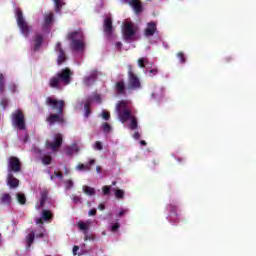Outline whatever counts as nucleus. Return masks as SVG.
Listing matches in <instances>:
<instances>
[{
	"label": "nucleus",
	"instance_id": "1",
	"mask_svg": "<svg viewBox=\"0 0 256 256\" xmlns=\"http://www.w3.org/2000/svg\"><path fill=\"white\" fill-rule=\"evenodd\" d=\"M46 105L52 109V111H56V113H50L46 118V123L53 127V125H64L65 116L63 115V109H65V101L57 100L53 97L46 98Z\"/></svg>",
	"mask_w": 256,
	"mask_h": 256
},
{
	"label": "nucleus",
	"instance_id": "2",
	"mask_svg": "<svg viewBox=\"0 0 256 256\" xmlns=\"http://www.w3.org/2000/svg\"><path fill=\"white\" fill-rule=\"evenodd\" d=\"M71 81H73V71H71V68L66 67L56 73V75L52 76L48 85L51 89H61V83L64 85H71Z\"/></svg>",
	"mask_w": 256,
	"mask_h": 256
},
{
	"label": "nucleus",
	"instance_id": "3",
	"mask_svg": "<svg viewBox=\"0 0 256 256\" xmlns=\"http://www.w3.org/2000/svg\"><path fill=\"white\" fill-rule=\"evenodd\" d=\"M67 39L70 41V49L72 51H83L85 49V36L81 29L69 32Z\"/></svg>",
	"mask_w": 256,
	"mask_h": 256
},
{
	"label": "nucleus",
	"instance_id": "4",
	"mask_svg": "<svg viewBox=\"0 0 256 256\" xmlns=\"http://www.w3.org/2000/svg\"><path fill=\"white\" fill-rule=\"evenodd\" d=\"M16 21L20 29V33L24 37H29V35H31V26L27 24V21H25V18L23 17V11L19 8L16 9Z\"/></svg>",
	"mask_w": 256,
	"mask_h": 256
},
{
	"label": "nucleus",
	"instance_id": "5",
	"mask_svg": "<svg viewBox=\"0 0 256 256\" xmlns=\"http://www.w3.org/2000/svg\"><path fill=\"white\" fill-rule=\"evenodd\" d=\"M116 111L121 123H127V121L133 117L131 115V110L127 109V102L124 100L118 102Z\"/></svg>",
	"mask_w": 256,
	"mask_h": 256
},
{
	"label": "nucleus",
	"instance_id": "6",
	"mask_svg": "<svg viewBox=\"0 0 256 256\" xmlns=\"http://www.w3.org/2000/svg\"><path fill=\"white\" fill-rule=\"evenodd\" d=\"M11 121L14 127H17L20 131H25L27 129V125L25 124V114H23V110L18 109L11 114Z\"/></svg>",
	"mask_w": 256,
	"mask_h": 256
},
{
	"label": "nucleus",
	"instance_id": "7",
	"mask_svg": "<svg viewBox=\"0 0 256 256\" xmlns=\"http://www.w3.org/2000/svg\"><path fill=\"white\" fill-rule=\"evenodd\" d=\"M127 89L133 91L135 89H141V80L133 71V65H128V85Z\"/></svg>",
	"mask_w": 256,
	"mask_h": 256
},
{
	"label": "nucleus",
	"instance_id": "8",
	"mask_svg": "<svg viewBox=\"0 0 256 256\" xmlns=\"http://www.w3.org/2000/svg\"><path fill=\"white\" fill-rule=\"evenodd\" d=\"M22 164L21 160L17 156H10L7 159V171L8 173H21Z\"/></svg>",
	"mask_w": 256,
	"mask_h": 256
},
{
	"label": "nucleus",
	"instance_id": "9",
	"mask_svg": "<svg viewBox=\"0 0 256 256\" xmlns=\"http://www.w3.org/2000/svg\"><path fill=\"white\" fill-rule=\"evenodd\" d=\"M61 145H63V134L57 133L54 135V141H47L45 143V147L47 149H51L54 153L61 149Z\"/></svg>",
	"mask_w": 256,
	"mask_h": 256
},
{
	"label": "nucleus",
	"instance_id": "10",
	"mask_svg": "<svg viewBox=\"0 0 256 256\" xmlns=\"http://www.w3.org/2000/svg\"><path fill=\"white\" fill-rule=\"evenodd\" d=\"M124 39L128 40L135 36V28L132 22H125L122 28Z\"/></svg>",
	"mask_w": 256,
	"mask_h": 256
},
{
	"label": "nucleus",
	"instance_id": "11",
	"mask_svg": "<svg viewBox=\"0 0 256 256\" xmlns=\"http://www.w3.org/2000/svg\"><path fill=\"white\" fill-rule=\"evenodd\" d=\"M55 51L58 53V65H63V63L67 61V54H65V50H63V47L61 46V42H57Z\"/></svg>",
	"mask_w": 256,
	"mask_h": 256
},
{
	"label": "nucleus",
	"instance_id": "12",
	"mask_svg": "<svg viewBox=\"0 0 256 256\" xmlns=\"http://www.w3.org/2000/svg\"><path fill=\"white\" fill-rule=\"evenodd\" d=\"M103 31L107 37H111V35H113L114 28L113 20H111V17L104 19Z\"/></svg>",
	"mask_w": 256,
	"mask_h": 256
},
{
	"label": "nucleus",
	"instance_id": "13",
	"mask_svg": "<svg viewBox=\"0 0 256 256\" xmlns=\"http://www.w3.org/2000/svg\"><path fill=\"white\" fill-rule=\"evenodd\" d=\"M47 199H49V191L45 189L41 192L39 203L35 205V209H43V207H45V203H47Z\"/></svg>",
	"mask_w": 256,
	"mask_h": 256
},
{
	"label": "nucleus",
	"instance_id": "14",
	"mask_svg": "<svg viewBox=\"0 0 256 256\" xmlns=\"http://www.w3.org/2000/svg\"><path fill=\"white\" fill-rule=\"evenodd\" d=\"M7 185L10 189H17L19 187V179H17L13 173H8L6 178Z\"/></svg>",
	"mask_w": 256,
	"mask_h": 256
},
{
	"label": "nucleus",
	"instance_id": "15",
	"mask_svg": "<svg viewBox=\"0 0 256 256\" xmlns=\"http://www.w3.org/2000/svg\"><path fill=\"white\" fill-rule=\"evenodd\" d=\"M114 90L117 93V95H126L125 91H127V86L125 85V81H117L114 85Z\"/></svg>",
	"mask_w": 256,
	"mask_h": 256
},
{
	"label": "nucleus",
	"instance_id": "16",
	"mask_svg": "<svg viewBox=\"0 0 256 256\" xmlns=\"http://www.w3.org/2000/svg\"><path fill=\"white\" fill-rule=\"evenodd\" d=\"M128 5L132 7L136 15H139V13H142L143 11V3H141V0H130V2H128Z\"/></svg>",
	"mask_w": 256,
	"mask_h": 256
},
{
	"label": "nucleus",
	"instance_id": "17",
	"mask_svg": "<svg viewBox=\"0 0 256 256\" xmlns=\"http://www.w3.org/2000/svg\"><path fill=\"white\" fill-rule=\"evenodd\" d=\"M157 33V24L155 22H150L147 24V28L144 31L145 37H153Z\"/></svg>",
	"mask_w": 256,
	"mask_h": 256
},
{
	"label": "nucleus",
	"instance_id": "18",
	"mask_svg": "<svg viewBox=\"0 0 256 256\" xmlns=\"http://www.w3.org/2000/svg\"><path fill=\"white\" fill-rule=\"evenodd\" d=\"M12 201H13V197H11V194L4 192L0 195V205L11 207Z\"/></svg>",
	"mask_w": 256,
	"mask_h": 256
},
{
	"label": "nucleus",
	"instance_id": "19",
	"mask_svg": "<svg viewBox=\"0 0 256 256\" xmlns=\"http://www.w3.org/2000/svg\"><path fill=\"white\" fill-rule=\"evenodd\" d=\"M97 75H98V72L97 70H93L89 76H87L85 79H84V84L87 86V87H90V85H93V83H95V81H97Z\"/></svg>",
	"mask_w": 256,
	"mask_h": 256
},
{
	"label": "nucleus",
	"instance_id": "20",
	"mask_svg": "<svg viewBox=\"0 0 256 256\" xmlns=\"http://www.w3.org/2000/svg\"><path fill=\"white\" fill-rule=\"evenodd\" d=\"M34 51H39L41 46L43 45V35L41 34H36L34 37Z\"/></svg>",
	"mask_w": 256,
	"mask_h": 256
},
{
	"label": "nucleus",
	"instance_id": "21",
	"mask_svg": "<svg viewBox=\"0 0 256 256\" xmlns=\"http://www.w3.org/2000/svg\"><path fill=\"white\" fill-rule=\"evenodd\" d=\"M33 241H35V231L30 232L26 236L27 249H30V247L33 245Z\"/></svg>",
	"mask_w": 256,
	"mask_h": 256
},
{
	"label": "nucleus",
	"instance_id": "22",
	"mask_svg": "<svg viewBox=\"0 0 256 256\" xmlns=\"http://www.w3.org/2000/svg\"><path fill=\"white\" fill-rule=\"evenodd\" d=\"M42 219L44 221L49 222L53 220V212L51 210H43L42 211Z\"/></svg>",
	"mask_w": 256,
	"mask_h": 256
},
{
	"label": "nucleus",
	"instance_id": "23",
	"mask_svg": "<svg viewBox=\"0 0 256 256\" xmlns=\"http://www.w3.org/2000/svg\"><path fill=\"white\" fill-rule=\"evenodd\" d=\"M53 19H54L53 12H49V13L45 14V16H44L45 25L47 27H49V25H51V23H53Z\"/></svg>",
	"mask_w": 256,
	"mask_h": 256
},
{
	"label": "nucleus",
	"instance_id": "24",
	"mask_svg": "<svg viewBox=\"0 0 256 256\" xmlns=\"http://www.w3.org/2000/svg\"><path fill=\"white\" fill-rule=\"evenodd\" d=\"M16 198L20 205H25V203H27V197L21 192L16 193Z\"/></svg>",
	"mask_w": 256,
	"mask_h": 256
},
{
	"label": "nucleus",
	"instance_id": "25",
	"mask_svg": "<svg viewBox=\"0 0 256 256\" xmlns=\"http://www.w3.org/2000/svg\"><path fill=\"white\" fill-rule=\"evenodd\" d=\"M5 93V76L3 73H0V95Z\"/></svg>",
	"mask_w": 256,
	"mask_h": 256
},
{
	"label": "nucleus",
	"instance_id": "26",
	"mask_svg": "<svg viewBox=\"0 0 256 256\" xmlns=\"http://www.w3.org/2000/svg\"><path fill=\"white\" fill-rule=\"evenodd\" d=\"M83 191L86 195H89L90 197H93V195H95V188H92L90 186H83Z\"/></svg>",
	"mask_w": 256,
	"mask_h": 256
},
{
	"label": "nucleus",
	"instance_id": "27",
	"mask_svg": "<svg viewBox=\"0 0 256 256\" xmlns=\"http://www.w3.org/2000/svg\"><path fill=\"white\" fill-rule=\"evenodd\" d=\"M101 127H102V131H104V133H111V131L113 129V127H111V124H109L107 122L102 123Z\"/></svg>",
	"mask_w": 256,
	"mask_h": 256
},
{
	"label": "nucleus",
	"instance_id": "28",
	"mask_svg": "<svg viewBox=\"0 0 256 256\" xmlns=\"http://www.w3.org/2000/svg\"><path fill=\"white\" fill-rule=\"evenodd\" d=\"M84 111H85L84 116L86 118L89 117V115H91V102H86L84 104Z\"/></svg>",
	"mask_w": 256,
	"mask_h": 256
},
{
	"label": "nucleus",
	"instance_id": "29",
	"mask_svg": "<svg viewBox=\"0 0 256 256\" xmlns=\"http://www.w3.org/2000/svg\"><path fill=\"white\" fill-rule=\"evenodd\" d=\"M78 227L80 231H84V234L87 235V231H89V225H87L85 222H79Z\"/></svg>",
	"mask_w": 256,
	"mask_h": 256
},
{
	"label": "nucleus",
	"instance_id": "30",
	"mask_svg": "<svg viewBox=\"0 0 256 256\" xmlns=\"http://www.w3.org/2000/svg\"><path fill=\"white\" fill-rule=\"evenodd\" d=\"M51 161H53V157H51V155H44L42 157L43 165H51Z\"/></svg>",
	"mask_w": 256,
	"mask_h": 256
},
{
	"label": "nucleus",
	"instance_id": "31",
	"mask_svg": "<svg viewBox=\"0 0 256 256\" xmlns=\"http://www.w3.org/2000/svg\"><path fill=\"white\" fill-rule=\"evenodd\" d=\"M176 57L179 59L180 63L183 65L186 63L187 59L185 58V53L183 52H178L176 54Z\"/></svg>",
	"mask_w": 256,
	"mask_h": 256
},
{
	"label": "nucleus",
	"instance_id": "32",
	"mask_svg": "<svg viewBox=\"0 0 256 256\" xmlns=\"http://www.w3.org/2000/svg\"><path fill=\"white\" fill-rule=\"evenodd\" d=\"M130 119H131L130 129L132 131H135V129H137V127H138L137 118L132 116V118H130Z\"/></svg>",
	"mask_w": 256,
	"mask_h": 256
},
{
	"label": "nucleus",
	"instance_id": "33",
	"mask_svg": "<svg viewBox=\"0 0 256 256\" xmlns=\"http://www.w3.org/2000/svg\"><path fill=\"white\" fill-rule=\"evenodd\" d=\"M145 63H149V60L147 58L138 59V65L141 69H145Z\"/></svg>",
	"mask_w": 256,
	"mask_h": 256
},
{
	"label": "nucleus",
	"instance_id": "34",
	"mask_svg": "<svg viewBox=\"0 0 256 256\" xmlns=\"http://www.w3.org/2000/svg\"><path fill=\"white\" fill-rule=\"evenodd\" d=\"M78 171H91V166L85 164H79L77 166Z\"/></svg>",
	"mask_w": 256,
	"mask_h": 256
},
{
	"label": "nucleus",
	"instance_id": "35",
	"mask_svg": "<svg viewBox=\"0 0 256 256\" xmlns=\"http://www.w3.org/2000/svg\"><path fill=\"white\" fill-rule=\"evenodd\" d=\"M115 197L117 199H123V197H125V191L121 190V189H117L115 191Z\"/></svg>",
	"mask_w": 256,
	"mask_h": 256
},
{
	"label": "nucleus",
	"instance_id": "36",
	"mask_svg": "<svg viewBox=\"0 0 256 256\" xmlns=\"http://www.w3.org/2000/svg\"><path fill=\"white\" fill-rule=\"evenodd\" d=\"M55 3V12L56 13H61V0H54Z\"/></svg>",
	"mask_w": 256,
	"mask_h": 256
},
{
	"label": "nucleus",
	"instance_id": "37",
	"mask_svg": "<svg viewBox=\"0 0 256 256\" xmlns=\"http://www.w3.org/2000/svg\"><path fill=\"white\" fill-rule=\"evenodd\" d=\"M177 205H174V204H170L168 205V210L171 212V213H175L177 215Z\"/></svg>",
	"mask_w": 256,
	"mask_h": 256
},
{
	"label": "nucleus",
	"instance_id": "38",
	"mask_svg": "<svg viewBox=\"0 0 256 256\" xmlns=\"http://www.w3.org/2000/svg\"><path fill=\"white\" fill-rule=\"evenodd\" d=\"M8 89L9 91H11V93H17V84L15 83L9 84Z\"/></svg>",
	"mask_w": 256,
	"mask_h": 256
},
{
	"label": "nucleus",
	"instance_id": "39",
	"mask_svg": "<svg viewBox=\"0 0 256 256\" xmlns=\"http://www.w3.org/2000/svg\"><path fill=\"white\" fill-rule=\"evenodd\" d=\"M0 105L1 107H3V109H5L7 105H9V100L7 98H2L0 101Z\"/></svg>",
	"mask_w": 256,
	"mask_h": 256
},
{
	"label": "nucleus",
	"instance_id": "40",
	"mask_svg": "<svg viewBox=\"0 0 256 256\" xmlns=\"http://www.w3.org/2000/svg\"><path fill=\"white\" fill-rule=\"evenodd\" d=\"M103 195H109L111 193V186H104L102 188Z\"/></svg>",
	"mask_w": 256,
	"mask_h": 256
},
{
	"label": "nucleus",
	"instance_id": "41",
	"mask_svg": "<svg viewBox=\"0 0 256 256\" xmlns=\"http://www.w3.org/2000/svg\"><path fill=\"white\" fill-rule=\"evenodd\" d=\"M102 118L105 120V121H109V119H111V114L107 111H103L102 112Z\"/></svg>",
	"mask_w": 256,
	"mask_h": 256
},
{
	"label": "nucleus",
	"instance_id": "42",
	"mask_svg": "<svg viewBox=\"0 0 256 256\" xmlns=\"http://www.w3.org/2000/svg\"><path fill=\"white\" fill-rule=\"evenodd\" d=\"M65 185H66V189L69 190V189H73V180H67L65 182Z\"/></svg>",
	"mask_w": 256,
	"mask_h": 256
},
{
	"label": "nucleus",
	"instance_id": "43",
	"mask_svg": "<svg viewBox=\"0 0 256 256\" xmlns=\"http://www.w3.org/2000/svg\"><path fill=\"white\" fill-rule=\"evenodd\" d=\"M149 73H150V77H155V75H157V73H159V69L158 68L150 69Z\"/></svg>",
	"mask_w": 256,
	"mask_h": 256
},
{
	"label": "nucleus",
	"instance_id": "44",
	"mask_svg": "<svg viewBox=\"0 0 256 256\" xmlns=\"http://www.w3.org/2000/svg\"><path fill=\"white\" fill-rule=\"evenodd\" d=\"M95 149H97V151H103V144L100 141H96Z\"/></svg>",
	"mask_w": 256,
	"mask_h": 256
},
{
	"label": "nucleus",
	"instance_id": "45",
	"mask_svg": "<svg viewBox=\"0 0 256 256\" xmlns=\"http://www.w3.org/2000/svg\"><path fill=\"white\" fill-rule=\"evenodd\" d=\"M119 227H120L119 223H116V224L112 225L111 226L112 233H115V232L119 231Z\"/></svg>",
	"mask_w": 256,
	"mask_h": 256
},
{
	"label": "nucleus",
	"instance_id": "46",
	"mask_svg": "<svg viewBox=\"0 0 256 256\" xmlns=\"http://www.w3.org/2000/svg\"><path fill=\"white\" fill-rule=\"evenodd\" d=\"M89 217L97 215V209L93 208L88 212Z\"/></svg>",
	"mask_w": 256,
	"mask_h": 256
},
{
	"label": "nucleus",
	"instance_id": "47",
	"mask_svg": "<svg viewBox=\"0 0 256 256\" xmlns=\"http://www.w3.org/2000/svg\"><path fill=\"white\" fill-rule=\"evenodd\" d=\"M72 200L74 201V203H79L81 201V197H79V196H72Z\"/></svg>",
	"mask_w": 256,
	"mask_h": 256
},
{
	"label": "nucleus",
	"instance_id": "48",
	"mask_svg": "<svg viewBox=\"0 0 256 256\" xmlns=\"http://www.w3.org/2000/svg\"><path fill=\"white\" fill-rule=\"evenodd\" d=\"M44 221V219H43V217L42 218H36V225H43V222Z\"/></svg>",
	"mask_w": 256,
	"mask_h": 256
},
{
	"label": "nucleus",
	"instance_id": "49",
	"mask_svg": "<svg viewBox=\"0 0 256 256\" xmlns=\"http://www.w3.org/2000/svg\"><path fill=\"white\" fill-rule=\"evenodd\" d=\"M55 177H58L59 179H63V173L62 172H54Z\"/></svg>",
	"mask_w": 256,
	"mask_h": 256
},
{
	"label": "nucleus",
	"instance_id": "50",
	"mask_svg": "<svg viewBox=\"0 0 256 256\" xmlns=\"http://www.w3.org/2000/svg\"><path fill=\"white\" fill-rule=\"evenodd\" d=\"M133 138L134 139H141V134L136 131V132H134Z\"/></svg>",
	"mask_w": 256,
	"mask_h": 256
},
{
	"label": "nucleus",
	"instance_id": "51",
	"mask_svg": "<svg viewBox=\"0 0 256 256\" xmlns=\"http://www.w3.org/2000/svg\"><path fill=\"white\" fill-rule=\"evenodd\" d=\"M128 211L127 210H121L119 213H118V216L119 217H123V215L127 214Z\"/></svg>",
	"mask_w": 256,
	"mask_h": 256
},
{
	"label": "nucleus",
	"instance_id": "52",
	"mask_svg": "<svg viewBox=\"0 0 256 256\" xmlns=\"http://www.w3.org/2000/svg\"><path fill=\"white\" fill-rule=\"evenodd\" d=\"M115 45H116L117 49H119V50H121L123 47V43H121V42H116Z\"/></svg>",
	"mask_w": 256,
	"mask_h": 256
},
{
	"label": "nucleus",
	"instance_id": "53",
	"mask_svg": "<svg viewBox=\"0 0 256 256\" xmlns=\"http://www.w3.org/2000/svg\"><path fill=\"white\" fill-rule=\"evenodd\" d=\"M77 251H79V246L73 247V255H77Z\"/></svg>",
	"mask_w": 256,
	"mask_h": 256
},
{
	"label": "nucleus",
	"instance_id": "54",
	"mask_svg": "<svg viewBox=\"0 0 256 256\" xmlns=\"http://www.w3.org/2000/svg\"><path fill=\"white\" fill-rule=\"evenodd\" d=\"M36 237L38 239H43V237H45V233L41 232V233L37 234Z\"/></svg>",
	"mask_w": 256,
	"mask_h": 256
},
{
	"label": "nucleus",
	"instance_id": "55",
	"mask_svg": "<svg viewBox=\"0 0 256 256\" xmlns=\"http://www.w3.org/2000/svg\"><path fill=\"white\" fill-rule=\"evenodd\" d=\"M98 209L100 211H105V204H99Z\"/></svg>",
	"mask_w": 256,
	"mask_h": 256
},
{
	"label": "nucleus",
	"instance_id": "56",
	"mask_svg": "<svg viewBox=\"0 0 256 256\" xmlns=\"http://www.w3.org/2000/svg\"><path fill=\"white\" fill-rule=\"evenodd\" d=\"M92 165H95V159H90L88 166L91 167Z\"/></svg>",
	"mask_w": 256,
	"mask_h": 256
},
{
	"label": "nucleus",
	"instance_id": "57",
	"mask_svg": "<svg viewBox=\"0 0 256 256\" xmlns=\"http://www.w3.org/2000/svg\"><path fill=\"white\" fill-rule=\"evenodd\" d=\"M140 144L143 145L145 147V145H147V142L145 140H141Z\"/></svg>",
	"mask_w": 256,
	"mask_h": 256
},
{
	"label": "nucleus",
	"instance_id": "58",
	"mask_svg": "<svg viewBox=\"0 0 256 256\" xmlns=\"http://www.w3.org/2000/svg\"><path fill=\"white\" fill-rule=\"evenodd\" d=\"M96 171H97V173H101V166H97Z\"/></svg>",
	"mask_w": 256,
	"mask_h": 256
},
{
	"label": "nucleus",
	"instance_id": "59",
	"mask_svg": "<svg viewBox=\"0 0 256 256\" xmlns=\"http://www.w3.org/2000/svg\"><path fill=\"white\" fill-rule=\"evenodd\" d=\"M229 61H231V57H226V58H225V62H226V63H229Z\"/></svg>",
	"mask_w": 256,
	"mask_h": 256
},
{
	"label": "nucleus",
	"instance_id": "60",
	"mask_svg": "<svg viewBox=\"0 0 256 256\" xmlns=\"http://www.w3.org/2000/svg\"><path fill=\"white\" fill-rule=\"evenodd\" d=\"M122 3H125L126 5H128V3L131 1V0H121Z\"/></svg>",
	"mask_w": 256,
	"mask_h": 256
},
{
	"label": "nucleus",
	"instance_id": "61",
	"mask_svg": "<svg viewBox=\"0 0 256 256\" xmlns=\"http://www.w3.org/2000/svg\"><path fill=\"white\" fill-rule=\"evenodd\" d=\"M112 185H113V186L117 185V181H113V182H112Z\"/></svg>",
	"mask_w": 256,
	"mask_h": 256
},
{
	"label": "nucleus",
	"instance_id": "62",
	"mask_svg": "<svg viewBox=\"0 0 256 256\" xmlns=\"http://www.w3.org/2000/svg\"><path fill=\"white\" fill-rule=\"evenodd\" d=\"M65 174L67 175V173H69V170H67V167H65Z\"/></svg>",
	"mask_w": 256,
	"mask_h": 256
},
{
	"label": "nucleus",
	"instance_id": "63",
	"mask_svg": "<svg viewBox=\"0 0 256 256\" xmlns=\"http://www.w3.org/2000/svg\"><path fill=\"white\" fill-rule=\"evenodd\" d=\"M51 181H53V179H55V176H50Z\"/></svg>",
	"mask_w": 256,
	"mask_h": 256
},
{
	"label": "nucleus",
	"instance_id": "64",
	"mask_svg": "<svg viewBox=\"0 0 256 256\" xmlns=\"http://www.w3.org/2000/svg\"><path fill=\"white\" fill-rule=\"evenodd\" d=\"M152 98L155 99V93H152Z\"/></svg>",
	"mask_w": 256,
	"mask_h": 256
}]
</instances>
